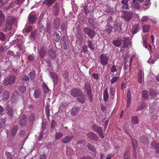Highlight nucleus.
<instances>
[{
	"label": "nucleus",
	"mask_w": 159,
	"mask_h": 159,
	"mask_svg": "<svg viewBox=\"0 0 159 159\" xmlns=\"http://www.w3.org/2000/svg\"><path fill=\"white\" fill-rule=\"evenodd\" d=\"M16 21V19L11 16H8L6 20V25L3 26V29L7 31L10 30L11 28V25Z\"/></svg>",
	"instance_id": "nucleus-1"
},
{
	"label": "nucleus",
	"mask_w": 159,
	"mask_h": 159,
	"mask_svg": "<svg viewBox=\"0 0 159 159\" xmlns=\"http://www.w3.org/2000/svg\"><path fill=\"white\" fill-rule=\"evenodd\" d=\"M85 91L87 93L90 102L93 101V97L91 95V90L90 84L87 83L85 85Z\"/></svg>",
	"instance_id": "nucleus-2"
},
{
	"label": "nucleus",
	"mask_w": 159,
	"mask_h": 159,
	"mask_svg": "<svg viewBox=\"0 0 159 159\" xmlns=\"http://www.w3.org/2000/svg\"><path fill=\"white\" fill-rule=\"evenodd\" d=\"M100 63L102 65L106 66L108 63L109 58L106 55L104 54H102L100 57Z\"/></svg>",
	"instance_id": "nucleus-3"
},
{
	"label": "nucleus",
	"mask_w": 159,
	"mask_h": 159,
	"mask_svg": "<svg viewBox=\"0 0 159 159\" xmlns=\"http://www.w3.org/2000/svg\"><path fill=\"white\" fill-rule=\"evenodd\" d=\"M15 77L14 76L8 77L5 79L4 84L5 85H11L15 81Z\"/></svg>",
	"instance_id": "nucleus-4"
},
{
	"label": "nucleus",
	"mask_w": 159,
	"mask_h": 159,
	"mask_svg": "<svg viewBox=\"0 0 159 159\" xmlns=\"http://www.w3.org/2000/svg\"><path fill=\"white\" fill-rule=\"evenodd\" d=\"M70 93L74 97H77V98L81 94V90L76 89H72Z\"/></svg>",
	"instance_id": "nucleus-5"
},
{
	"label": "nucleus",
	"mask_w": 159,
	"mask_h": 159,
	"mask_svg": "<svg viewBox=\"0 0 159 159\" xmlns=\"http://www.w3.org/2000/svg\"><path fill=\"white\" fill-rule=\"evenodd\" d=\"M84 31L85 34H87L90 38H93L95 35V32L87 28H85Z\"/></svg>",
	"instance_id": "nucleus-6"
},
{
	"label": "nucleus",
	"mask_w": 159,
	"mask_h": 159,
	"mask_svg": "<svg viewBox=\"0 0 159 159\" xmlns=\"http://www.w3.org/2000/svg\"><path fill=\"white\" fill-rule=\"evenodd\" d=\"M27 122V116L25 115H23L20 118L19 124L21 126H24L25 125Z\"/></svg>",
	"instance_id": "nucleus-7"
},
{
	"label": "nucleus",
	"mask_w": 159,
	"mask_h": 159,
	"mask_svg": "<svg viewBox=\"0 0 159 159\" xmlns=\"http://www.w3.org/2000/svg\"><path fill=\"white\" fill-rule=\"evenodd\" d=\"M49 76L53 80L54 84H57L58 82V77L57 74L53 72H50Z\"/></svg>",
	"instance_id": "nucleus-8"
},
{
	"label": "nucleus",
	"mask_w": 159,
	"mask_h": 159,
	"mask_svg": "<svg viewBox=\"0 0 159 159\" xmlns=\"http://www.w3.org/2000/svg\"><path fill=\"white\" fill-rule=\"evenodd\" d=\"M92 128L94 131L98 132L101 138H104L101 129L100 127H98L95 125H94L93 126Z\"/></svg>",
	"instance_id": "nucleus-9"
},
{
	"label": "nucleus",
	"mask_w": 159,
	"mask_h": 159,
	"mask_svg": "<svg viewBox=\"0 0 159 159\" xmlns=\"http://www.w3.org/2000/svg\"><path fill=\"white\" fill-rule=\"evenodd\" d=\"M60 6L58 3H56L53 7V12L55 16L58 15L59 12Z\"/></svg>",
	"instance_id": "nucleus-10"
},
{
	"label": "nucleus",
	"mask_w": 159,
	"mask_h": 159,
	"mask_svg": "<svg viewBox=\"0 0 159 159\" xmlns=\"http://www.w3.org/2000/svg\"><path fill=\"white\" fill-rule=\"evenodd\" d=\"M28 20L30 23L31 24L34 23L36 20V16L33 14L32 13H31L28 17Z\"/></svg>",
	"instance_id": "nucleus-11"
},
{
	"label": "nucleus",
	"mask_w": 159,
	"mask_h": 159,
	"mask_svg": "<svg viewBox=\"0 0 159 159\" xmlns=\"http://www.w3.org/2000/svg\"><path fill=\"white\" fill-rule=\"evenodd\" d=\"M144 73L141 70H140L138 75V82L139 83H142L143 81L144 80Z\"/></svg>",
	"instance_id": "nucleus-12"
},
{
	"label": "nucleus",
	"mask_w": 159,
	"mask_h": 159,
	"mask_svg": "<svg viewBox=\"0 0 159 159\" xmlns=\"http://www.w3.org/2000/svg\"><path fill=\"white\" fill-rule=\"evenodd\" d=\"M151 148L155 149L156 152H159V143L157 142H152L151 143Z\"/></svg>",
	"instance_id": "nucleus-13"
},
{
	"label": "nucleus",
	"mask_w": 159,
	"mask_h": 159,
	"mask_svg": "<svg viewBox=\"0 0 159 159\" xmlns=\"http://www.w3.org/2000/svg\"><path fill=\"white\" fill-rule=\"evenodd\" d=\"M73 138V136H67L62 139V142L64 143H67L70 142Z\"/></svg>",
	"instance_id": "nucleus-14"
},
{
	"label": "nucleus",
	"mask_w": 159,
	"mask_h": 159,
	"mask_svg": "<svg viewBox=\"0 0 159 159\" xmlns=\"http://www.w3.org/2000/svg\"><path fill=\"white\" fill-rule=\"evenodd\" d=\"M138 0H134L132 3V7L134 9H139L140 6L138 2Z\"/></svg>",
	"instance_id": "nucleus-15"
},
{
	"label": "nucleus",
	"mask_w": 159,
	"mask_h": 159,
	"mask_svg": "<svg viewBox=\"0 0 159 159\" xmlns=\"http://www.w3.org/2000/svg\"><path fill=\"white\" fill-rule=\"evenodd\" d=\"M80 110L79 107L74 108L71 111V114L73 116H75L80 112Z\"/></svg>",
	"instance_id": "nucleus-16"
},
{
	"label": "nucleus",
	"mask_w": 159,
	"mask_h": 159,
	"mask_svg": "<svg viewBox=\"0 0 159 159\" xmlns=\"http://www.w3.org/2000/svg\"><path fill=\"white\" fill-rule=\"evenodd\" d=\"M111 71L114 73V75L115 76L120 75V73H117L116 68L115 65H113L111 68Z\"/></svg>",
	"instance_id": "nucleus-17"
},
{
	"label": "nucleus",
	"mask_w": 159,
	"mask_h": 159,
	"mask_svg": "<svg viewBox=\"0 0 159 159\" xmlns=\"http://www.w3.org/2000/svg\"><path fill=\"white\" fill-rule=\"evenodd\" d=\"M140 29L138 24H135L133 25L132 32L133 34L136 33Z\"/></svg>",
	"instance_id": "nucleus-18"
},
{
	"label": "nucleus",
	"mask_w": 159,
	"mask_h": 159,
	"mask_svg": "<svg viewBox=\"0 0 159 159\" xmlns=\"http://www.w3.org/2000/svg\"><path fill=\"white\" fill-rule=\"evenodd\" d=\"M85 143V141L84 140H79L77 142L78 148L76 149V150L77 151L78 150H79V148L80 147H82L84 146Z\"/></svg>",
	"instance_id": "nucleus-19"
},
{
	"label": "nucleus",
	"mask_w": 159,
	"mask_h": 159,
	"mask_svg": "<svg viewBox=\"0 0 159 159\" xmlns=\"http://www.w3.org/2000/svg\"><path fill=\"white\" fill-rule=\"evenodd\" d=\"M77 100L82 103H84L85 101V98L84 96L81 94L77 98Z\"/></svg>",
	"instance_id": "nucleus-20"
},
{
	"label": "nucleus",
	"mask_w": 159,
	"mask_h": 159,
	"mask_svg": "<svg viewBox=\"0 0 159 159\" xmlns=\"http://www.w3.org/2000/svg\"><path fill=\"white\" fill-rule=\"evenodd\" d=\"M140 140L141 142L144 144H148V138L144 136H142L140 137Z\"/></svg>",
	"instance_id": "nucleus-21"
},
{
	"label": "nucleus",
	"mask_w": 159,
	"mask_h": 159,
	"mask_svg": "<svg viewBox=\"0 0 159 159\" xmlns=\"http://www.w3.org/2000/svg\"><path fill=\"white\" fill-rule=\"evenodd\" d=\"M149 95L152 97H155L157 94V92L152 89H151L149 92Z\"/></svg>",
	"instance_id": "nucleus-22"
},
{
	"label": "nucleus",
	"mask_w": 159,
	"mask_h": 159,
	"mask_svg": "<svg viewBox=\"0 0 159 159\" xmlns=\"http://www.w3.org/2000/svg\"><path fill=\"white\" fill-rule=\"evenodd\" d=\"M88 137L91 139H96V136L95 134L93 132H91L87 134Z\"/></svg>",
	"instance_id": "nucleus-23"
},
{
	"label": "nucleus",
	"mask_w": 159,
	"mask_h": 159,
	"mask_svg": "<svg viewBox=\"0 0 159 159\" xmlns=\"http://www.w3.org/2000/svg\"><path fill=\"white\" fill-rule=\"evenodd\" d=\"M55 0H44L43 3L46 4L48 6H51L55 2Z\"/></svg>",
	"instance_id": "nucleus-24"
},
{
	"label": "nucleus",
	"mask_w": 159,
	"mask_h": 159,
	"mask_svg": "<svg viewBox=\"0 0 159 159\" xmlns=\"http://www.w3.org/2000/svg\"><path fill=\"white\" fill-rule=\"evenodd\" d=\"M40 94V92L39 89H36L34 90V96L35 98H38Z\"/></svg>",
	"instance_id": "nucleus-25"
},
{
	"label": "nucleus",
	"mask_w": 159,
	"mask_h": 159,
	"mask_svg": "<svg viewBox=\"0 0 159 159\" xmlns=\"http://www.w3.org/2000/svg\"><path fill=\"white\" fill-rule=\"evenodd\" d=\"M5 20V16L2 13V11L0 10V26L2 25V23Z\"/></svg>",
	"instance_id": "nucleus-26"
},
{
	"label": "nucleus",
	"mask_w": 159,
	"mask_h": 159,
	"mask_svg": "<svg viewBox=\"0 0 159 159\" xmlns=\"http://www.w3.org/2000/svg\"><path fill=\"white\" fill-rule=\"evenodd\" d=\"M39 54L41 57H43L45 54V52L44 48H42L39 51Z\"/></svg>",
	"instance_id": "nucleus-27"
},
{
	"label": "nucleus",
	"mask_w": 159,
	"mask_h": 159,
	"mask_svg": "<svg viewBox=\"0 0 159 159\" xmlns=\"http://www.w3.org/2000/svg\"><path fill=\"white\" fill-rule=\"evenodd\" d=\"M142 98L143 99H148V92L146 90H144L142 92Z\"/></svg>",
	"instance_id": "nucleus-28"
},
{
	"label": "nucleus",
	"mask_w": 159,
	"mask_h": 159,
	"mask_svg": "<svg viewBox=\"0 0 159 159\" xmlns=\"http://www.w3.org/2000/svg\"><path fill=\"white\" fill-rule=\"evenodd\" d=\"M18 129V126L17 125L14 126L12 128L11 134L12 136H14L16 133Z\"/></svg>",
	"instance_id": "nucleus-29"
},
{
	"label": "nucleus",
	"mask_w": 159,
	"mask_h": 159,
	"mask_svg": "<svg viewBox=\"0 0 159 159\" xmlns=\"http://www.w3.org/2000/svg\"><path fill=\"white\" fill-rule=\"evenodd\" d=\"M5 125V120L4 119H0V129L4 127Z\"/></svg>",
	"instance_id": "nucleus-30"
},
{
	"label": "nucleus",
	"mask_w": 159,
	"mask_h": 159,
	"mask_svg": "<svg viewBox=\"0 0 159 159\" xmlns=\"http://www.w3.org/2000/svg\"><path fill=\"white\" fill-rule=\"evenodd\" d=\"M132 145L134 148V152H135L136 150V148L137 147V143L136 140H133L132 139Z\"/></svg>",
	"instance_id": "nucleus-31"
},
{
	"label": "nucleus",
	"mask_w": 159,
	"mask_h": 159,
	"mask_svg": "<svg viewBox=\"0 0 159 159\" xmlns=\"http://www.w3.org/2000/svg\"><path fill=\"white\" fill-rule=\"evenodd\" d=\"M10 93L8 91H5L3 95L4 100H7L9 98Z\"/></svg>",
	"instance_id": "nucleus-32"
},
{
	"label": "nucleus",
	"mask_w": 159,
	"mask_h": 159,
	"mask_svg": "<svg viewBox=\"0 0 159 159\" xmlns=\"http://www.w3.org/2000/svg\"><path fill=\"white\" fill-rule=\"evenodd\" d=\"M59 24L60 21L59 19H56L54 21V27L55 28L57 29L59 26Z\"/></svg>",
	"instance_id": "nucleus-33"
},
{
	"label": "nucleus",
	"mask_w": 159,
	"mask_h": 159,
	"mask_svg": "<svg viewBox=\"0 0 159 159\" xmlns=\"http://www.w3.org/2000/svg\"><path fill=\"white\" fill-rule=\"evenodd\" d=\"M112 157V155L111 154H109L107 156H105L103 154L101 155V159H111Z\"/></svg>",
	"instance_id": "nucleus-34"
},
{
	"label": "nucleus",
	"mask_w": 159,
	"mask_h": 159,
	"mask_svg": "<svg viewBox=\"0 0 159 159\" xmlns=\"http://www.w3.org/2000/svg\"><path fill=\"white\" fill-rule=\"evenodd\" d=\"M120 79L119 76L114 77L111 80L110 83L111 84H113L118 81Z\"/></svg>",
	"instance_id": "nucleus-35"
},
{
	"label": "nucleus",
	"mask_w": 159,
	"mask_h": 159,
	"mask_svg": "<svg viewBox=\"0 0 159 159\" xmlns=\"http://www.w3.org/2000/svg\"><path fill=\"white\" fill-rule=\"evenodd\" d=\"M131 121L132 123L134 124H137L138 121V119L137 116H134L132 117Z\"/></svg>",
	"instance_id": "nucleus-36"
},
{
	"label": "nucleus",
	"mask_w": 159,
	"mask_h": 159,
	"mask_svg": "<svg viewBox=\"0 0 159 159\" xmlns=\"http://www.w3.org/2000/svg\"><path fill=\"white\" fill-rule=\"evenodd\" d=\"M121 41L120 40H115L113 41V44L117 47H119L121 43Z\"/></svg>",
	"instance_id": "nucleus-37"
},
{
	"label": "nucleus",
	"mask_w": 159,
	"mask_h": 159,
	"mask_svg": "<svg viewBox=\"0 0 159 159\" xmlns=\"http://www.w3.org/2000/svg\"><path fill=\"white\" fill-rule=\"evenodd\" d=\"M5 155L7 159H12L13 158V155L10 152H6Z\"/></svg>",
	"instance_id": "nucleus-38"
},
{
	"label": "nucleus",
	"mask_w": 159,
	"mask_h": 159,
	"mask_svg": "<svg viewBox=\"0 0 159 159\" xmlns=\"http://www.w3.org/2000/svg\"><path fill=\"white\" fill-rule=\"evenodd\" d=\"M63 136V134L61 132L56 133L55 138L56 139H59Z\"/></svg>",
	"instance_id": "nucleus-39"
},
{
	"label": "nucleus",
	"mask_w": 159,
	"mask_h": 159,
	"mask_svg": "<svg viewBox=\"0 0 159 159\" xmlns=\"http://www.w3.org/2000/svg\"><path fill=\"white\" fill-rule=\"evenodd\" d=\"M150 0H146L145 4L144 5L143 7L144 8L147 9L149 8L151 4V3L150 2Z\"/></svg>",
	"instance_id": "nucleus-40"
},
{
	"label": "nucleus",
	"mask_w": 159,
	"mask_h": 159,
	"mask_svg": "<svg viewBox=\"0 0 159 159\" xmlns=\"http://www.w3.org/2000/svg\"><path fill=\"white\" fill-rule=\"evenodd\" d=\"M54 39L56 41H58L59 39L60 36L58 34L54 33L53 35Z\"/></svg>",
	"instance_id": "nucleus-41"
},
{
	"label": "nucleus",
	"mask_w": 159,
	"mask_h": 159,
	"mask_svg": "<svg viewBox=\"0 0 159 159\" xmlns=\"http://www.w3.org/2000/svg\"><path fill=\"white\" fill-rule=\"evenodd\" d=\"M108 98V95L107 91L106 90L104 92L103 98L105 101H107Z\"/></svg>",
	"instance_id": "nucleus-42"
},
{
	"label": "nucleus",
	"mask_w": 159,
	"mask_h": 159,
	"mask_svg": "<svg viewBox=\"0 0 159 159\" xmlns=\"http://www.w3.org/2000/svg\"><path fill=\"white\" fill-rule=\"evenodd\" d=\"M143 32L145 33V32H148L149 31V26L148 25H145L143 26Z\"/></svg>",
	"instance_id": "nucleus-43"
},
{
	"label": "nucleus",
	"mask_w": 159,
	"mask_h": 159,
	"mask_svg": "<svg viewBox=\"0 0 159 159\" xmlns=\"http://www.w3.org/2000/svg\"><path fill=\"white\" fill-rule=\"evenodd\" d=\"M48 54L52 58H54L55 57V53L52 51V50H50L48 52Z\"/></svg>",
	"instance_id": "nucleus-44"
},
{
	"label": "nucleus",
	"mask_w": 159,
	"mask_h": 159,
	"mask_svg": "<svg viewBox=\"0 0 159 159\" xmlns=\"http://www.w3.org/2000/svg\"><path fill=\"white\" fill-rule=\"evenodd\" d=\"M88 147L89 149L91 150L92 151L94 152L96 150L95 148L91 144H88Z\"/></svg>",
	"instance_id": "nucleus-45"
},
{
	"label": "nucleus",
	"mask_w": 159,
	"mask_h": 159,
	"mask_svg": "<svg viewBox=\"0 0 159 159\" xmlns=\"http://www.w3.org/2000/svg\"><path fill=\"white\" fill-rule=\"evenodd\" d=\"M143 46L145 47L146 48H147V45L146 42V37H144V36H143Z\"/></svg>",
	"instance_id": "nucleus-46"
},
{
	"label": "nucleus",
	"mask_w": 159,
	"mask_h": 159,
	"mask_svg": "<svg viewBox=\"0 0 159 159\" xmlns=\"http://www.w3.org/2000/svg\"><path fill=\"white\" fill-rule=\"evenodd\" d=\"M88 44L89 48L92 50H93L94 47L93 46L92 42L90 40H89L88 42Z\"/></svg>",
	"instance_id": "nucleus-47"
},
{
	"label": "nucleus",
	"mask_w": 159,
	"mask_h": 159,
	"mask_svg": "<svg viewBox=\"0 0 159 159\" xmlns=\"http://www.w3.org/2000/svg\"><path fill=\"white\" fill-rule=\"evenodd\" d=\"M43 88L45 93L49 92V89L48 88L47 85L46 84H43Z\"/></svg>",
	"instance_id": "nucleus-48"
},
{
	"label": "nucleus",
	"mask_w": 159,
	"mask_h": 159,
	"mask_svg": "<svg viewBox=\"0 0 159 159\" xmlns=\"http://www.w3.org/2000/svg\"><path fill=\"white\" fill-rule=\"evenodd\" d=\"M19 89L21 92L24 93L26 90V88L25 86L22 85L19 87Z\"/></svg>",
	"instance_id": "nucleus-49"
},
{
	"label": "nucleus",
	"mask_w": 159,
	"mask_h": 159,
	"mask_svg": "<svg viewBox=\"0 0 159 159\" xmlns=\"http://www.w3.org/2000/svg\"><path fill=\"white\" fill-rule=\"evenodd\" d=\"M129 152L128 151H125L124 153V158L125 159H129Z\"/></svg>",
	"instance_id": "nucleus-50"
},
{
	"label": "nucleus",
	"mask_w": 159,
	"mask_h": 159,
	"mask_svg": "<svg viewBox=\"0 0 159 159\" xmlns=\"http://www.w3.org/2000/svg\"><path fill=\"white\" fill-rule=\"evenodd\" d=\"M149 19V17L148 16H143L141 19V20L142 22H147Z\"/></svg>",
	"instance_id": "nucleus-51"
},
{
	"label": "nucleus",
	"mask_w": 159,
	"mask_h": 159,
	"mask_svg": "<svg viewBox=\"0 0 159 159\" xmlns=\"http://www.w3.org/2000/svg\"><path fill=\"white\" fill-rule=\"evenodd\" d=\"M45 111L46 116L48 118L50 116V109L48 107L46 108Z\"/></svg>",
	"instance_id": "nucleus-52"
},
{
	"label": "nucleus",
	"mask_w": 159,
	"mask_h": 159,
	"mask_svg": "<svg viewBox=\"0 0 159 159\" xmlns=\"http://www.w3.org/2000/svg\"><path fill=\"white\" fill-rule=\"evenodd\" d=\"M115 89L112 88H111L110 91L111 95L112 96H114L115 94Z\"/></svg>",
	"instance_id": "nucleus-53"
},
{
	"label": "nucleus",
	"mask_w": 159,
	"mask_h": 159,
	"mask_svg": "<svg viewBox=\"0 0 159 159\" xmlns=\"http://www.w3.org/2000/svg\"><path fill=\"white\" fill-rule=\"evenodd\" d=\"M5 35L2 33H0V39L2 40H5Z\"/></svg>",
	"instance_id": "nucleus-54"
},
{
	"label": "nucleus",
	"mask_w": 159,
	"mask_h": 159,
	"mask_svg": "<svg viewBox=\"0 0 159 159\" xmlns=\"http://www.w3.org/2000/svg\"><path fill=\"white\" fill-rule=\"evenodd\" d=\"M21 79L23 80L28 81L29 78L25 75H23L21 76Z\"/></svg>",
	"instance_id": "nucleus-55"
},
{
	"label": "nucleus",
	"mask_w": 159,
	"mask_h": 159,
	"mask_svg": "<svg viewBox=\"0 0 159 159\" xmlns=\"http://www.w3.org/2000/svg\"><path fill=\"white\" fill-rule=\"evenodd\" d=\"M35 73L34 72H31L29 74V77L31 80H33L34 78Z\"/></svg>",
	"instance_id": "nucleus-56"
},
{
	"label": "nucleus",
	"mask_w": 159,
	"mask_h": 159,
	"mask_svg": "<svg viewBox=\"0 0 159 159\" xmlns=\"http://www.w3.org/2000/svg\"><path fill=\"white\" fill-rule=\"evenodd\" d=\"M7 114L10 116H13L14 114V112L12 109H10L9 110H8Z\"/></svg>",
	"instance_id": "nucleus-57"
},
{
	"label": "nucleus",
	"mask_w": 159,
	"mask_h": 159,
	"mask_svg": "<svg viewBox=\"0 0 159 159\" xmlns=\"http://www.w3.org/2000/svg\"><path fill=\"white\" fill-rule=\"evenodd\" d=\"M32 30V28L31 26H29L26 27L24 29V30H25L27 32H30V31H31Z\"/></svg>",
	"instance_id": "nucleus-58"
},
{
	"label": "nucleus",
	"mask_w": 159,
	"mask_h": 159,
	"mask_svg": "<svg viewBox=\"0 0 159 159\" xmlns=\"http://www.w3.org/2000/svg\"><path fill=\"white\" fill-rule=\"evenodd\" d=\"M25 0H16L15 3L17 4H20L23 2Z\"/></svg>",
	"instance_id": "nucleus-59"
},
{
	"label": "nucleus",
	"mask_w": 159,
	"mask_h": 159,
	"mask_svg": "<svg viewBox=\"0 0 159 159\" xmlns=\"http://www.w3.org/2000/svg\"><path fill=\"white\" fill-rule=\"evenodd\" d=\"M34 56L33 55H30L28 57V60L30 61H33L34 60Z\"/></svg>",
	"instance_id": "nucleus-60"
},
{
	"label": "nucleus",
	"mask_w": 159,
	"mask_h": 159,
	"mask_svg": "<svg viewBox=\"0 0 159 159\" xmlns=\"http://www.w3.org/2000/svg\"><path fill=\"white\" fill-rule=\"evenodd\" d=\"M80 159H93L91 157L88 156H84L80 158Z\"/></svg>",
	"instance_id": "nucleus-61"
},
{
	"label": "nucleus",
	"mask_w": 159,
	"mask_h": 159,
	"mask_svg": "<svg viewBox=\"0 0 159 159\" xmlns=\"http://www.w3.org/2000/svg\"><path fill=\"white\" fill-rule=\"evenodd\" d=\"M68 74L67 72L66 71H64V73L63 74V76L64 78H66L68 77Z\"/></svg>",
	"instance_id": "nucleus-62"
},
{
	"label": "nucleus",
	"mask_w": 159,
	"mask_h": 159,
	"mask_svg": "<svg viewBox=\"0 0 159 159\" xmlns=\"http://www.w3.org/2000/svg\"><path fill=\"white\" fill-rule=\"evenodd\" d=\"M15 3L14 2H12L10 3L9 5L8 6V8H11L13 7L15 5Z\"/></svg>",
	"instance_id": "nucleus-63"
},
{
	"label": "nucleus",
	"mask_w": 159,
	"mask_h": 159,
	"mask_svg": "<svg viewBox=\"0 0 159 159\" xmlns=\"http://www.w3.org/2000/svg\"><path fill=\"white\" fill-rule=\"evenodd\" d=\"M13 55V52L12 51H9L7 52V55L10 56H12Z\"/></svg>",
	"instance_id": "nucleus-64"
}]
</instances>
